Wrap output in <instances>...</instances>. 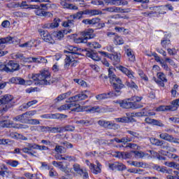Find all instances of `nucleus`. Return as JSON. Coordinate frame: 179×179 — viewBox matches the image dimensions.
<instances>
[{"mask_svg":"<svg viewBox=\"0 0 179 179\" xmlns=\"http://www.w3.org/2000/svg\"><path fill=\"white\" fill-rule=\"evenodd\" d=\"M80 51H82V49L73 45L69 46L68 50L64 51V54H70L66 55V57L64 59L65 69H69V66L73 68L78 65V60H76V58L80 55Z\"/></svg>","mask_w":179,"mask_h":179,"instance_id":"nucleus-1","label":"nucleus"},{"mask_svg":"<svg viewBox=\"0 0 179 179\" xmlns=\"http://www.w3.org/2000/svg\"><path fill=\"white\" fill-rule=\"evenodd\" d=\"M31 79L36 81L35 85L48 86L54 83L51 73L48 70H43L39 74H33Z\"/></svg>","mask_w":179,"mask_h":179,"instance_id":"nucleus-2","label":"nucleus"},{"mask_svg":"<svg viewBox=\"0 0 179 179\" xmlns=\"http://www.w3.org/2000/svg\"><path fill=\"white\" fill-rule=\"evenodd\" d=\"M108 76L113 88L115 90V92H113L115 97L116 96H120L121 89H124V87H125V85L122 83V80H121L120 78L117 77L111 70H108Z\"/></svg>","mask_w":179,"mask_h":179,"instance_id":"nucleus-3","label":"nucleus"},{"mask_svg":"<svg viewBox=\"0 0 179 179\" xmlns=\"http://www.w3.org/2000/svg\"><path fill=\"white\" fill-rule=\"evenodd\" d=\"M27 147H24L22 149L24 153H27V155H29V156H34L36 151L33 150V149L38 150H48V147L45 145H40L34 143H27Z\"/></svg>","mask_w":179,"mask_h":179,"instance_id":"nucleus-4","label":"nucleus"},{"mask_svg":"<svg viewBox=\"0 0 179 179\" xmlns=\"http://www.w3.org/2000/svg\"><path fill=\"white\" fill-rule=\"evenodd\" d=\"M13 96L12 95H4L3 98L0 99V106H3V110L8 111L10 107H12V103Z\"/></svg>","mask_w":179,"mask_h":179,"instance_id":"nucleus-5","label":"nucleus"},{"mask_svg":"<svg viewBox=\"0 0 179 179\" xmlns=\"http://www.w3.org/2000/svg\"><path fill=\"white\" fill-rule=\"evenodd\" d=\"M120 106V107H122V108H133L134 110L142 108V107H143V106L137 103L136 102H131L129 99L122 101Z\"/></svg>","mask_w":179,"mask_h":179,"instance_id":"nucleus-6","label":"nucleus"},{"mask_svg":"<svg viewBox=\"0 0 179 179\" xmlns=\"http://www.w3.org/2000/svg\"><path fill=\"white\" fill-rule=\"evenodd\" d=\"M79 107L80 106L79 104H76V103H66L57 108L58 111H65V110H71V111L79 112Z\"/></svg>","mask_w":179,"mask_h":179,"instance_id":"nucleus-7","label":"nucleus"},{"mask_svg":"<svg viewBox=\"0 0 179 179\" xmlns=\"http://www.w3.org/2000/svg\"><path fill=\"white\" fill-rule=\"evenodd\" d=\"M38 31L45 43H48V44H51L52 45L55 44V40L52 38V35L47 31H43V29H39Z\"/></svg>","mask_w":179,"mask_h":179,"instance_id":"nucleus-8","label":"nucleus"},{"mask_svg":"<svg viewBox=\"0 0 179 179\" xmlns=\"http://www.w3.org/2000/svg\"><path fill=\"white\" fill-rule=\"evenodd\" d=\"M157 77L159 80L155 77H153V80L162 87H164V83H167V78H166V74H164L163 72H159L157 73Z\"/></svg>","mask_w":179,"mask_h":179,"instance_id":"nucleus-9","label":"nucleus"},{"mask_svg":"<svg viewBox=\"0 0 179 179\" xmlns=\"http://www.w3.org/2000/svg\"><path fill=\"white\" fill-rule=\"evenodd\" d=\"M100 55L102 57H106V58H109L111 61L114 62V64H118L121 60V57L118 55H112L107 52L99 51L98 52Z\"/></svg>","mask_w":179,"mask_h":179,"instance_id":"nucleus-10","label":"nucleus"},{"mask_svg":"<svg viewBox=\"0 0 179 179\" xmlns=\"http://www.w3.org/2000/svg\"><path fill=\"white\" fill-rule=\"evenodd\" d=\"M160 139L166 141L167 142H171V143H178L179 144V138H174L172 135L169 134L168 133H159Z\"/></svg>","mask_w":179,"mask_h":179,"instance_id":"nucleus-11","label":"nucleus"},{"mask_svg":"<svg viewBox=\"0 0 179 179\" xmlns=\"http://www.w3.org/2000/svg\"><path fill=\"white\" fill-rule=\"evenodd\" d=\"M119 71L126 75L127 77L129 78V79H131V80H135L136 78H135V73L132 71L131 69H128L126 67H124L123 66H120L118 67Z\"/></svg>","mask_w":179,"mask_h":179,"instance_id":"nucleus-12","label":"nucleus"},{"mask_svg":"<svg viewBox=\"0 0 179 179\" xmlns=\"http://www.w3.org/2000/svg\"><path fill=\"white\" fill-rule=\"evenodd\" d=\"M19 64L10 60L7 64V72H15V71H19L20 68Z\"/></svg>","mask_w":179,"mask_h":179,"instance_id":"nucleus-13","label":"nucleus"},{"mask_svg":"<svg viewBox=\"0 0 179 179\" xmlns=\"http://www.w3.org/2000/svg\"><path fill=\"white\" fill-rule=\"evenodd\" d=\"M68 33H72V29H65L64 30L55 31L53 35L57 38L58 40H62L65 34H68Z\"/></svg>","mask_w":179,"mask_h":179,"instance_id":"nucleus-14","label":"nucleus"},{"mask_svg":"<svg viewBox=\"0 0 179 179\" xmlns=\"http://www.w3.org/2000/svg\"><path fill=\"white\" fill-rule=\"evenodd\" d=\"M96 100H104L106 99H110L111 97H115V94L114 93V91L109 92L108 93H103L101 94H98L96 96Z\"/></svg>","mask_w":179,"mask_h":179,"instance_id":"nucleus-15","label":"nucleus"},{"mask_svg":"<svg viewBox=\"0 0 179 179\" xmlns=\"http://www.w3.org/2000/svg\"><path fill=\"white\" fill-rule=\"evenodd\" d=\"M84 13L87 16H97L98 15H103V12L99 9H86L85 10Z\"/></svg>","mask_w":179,"mask_h":179,"instance_id":"nucleus-16","label":"nucleus"},{"mask_svg":"<svg viewBox=\"0 0 179 179\" xmlns=\"http://www.w3.org/2000/svg\"><path fill=\"white\" fill-rule=\"evenodd\" d=\"M96 165L93 164H90V170H92V173L94 174H99V173H101V164L99 161H96Z\"/></svg>","mask_w":179,"mask_h":179,"instance_id":"nucleus-17","label":"nucleus"},{"mask_svg":"<svg viewBox=\"0 0 179 179\" xmlns=\"http://www.w3.org/2000/svg\"><path fill=\"white\" fill-rule=\"evenodd\" d=\"M13 120L15 121H18L19 122H22V124H27V122L29 121V117L27 116V114L24 113L15 117Z\"/></svg>","mask_w":179,"mask_h":179,"instance_id":"nucleus-18","label":"nucleus"},{"mask_svg":"<svg viewBox=\"0 0 179 179\" xmlns=\"http://www.w3.org/2000/svg\"><path fill=\"white\" fill-rule=\"evenodd\" d=\"M9 82L15 85H26V80L20 77H13L9 80Z\"/></svg>","mask_w":179,"mask_h":179,"instance_id":"nucleus-19","label":"nucleus"},{"mask_svg":"<svg viewBox=\"0 0 179 179\" xmlns=\"http://www.w3.org/2000/svg\"><path fill=\"white\" fill-rule=\"evenodd\" d=\"M86 57L88 58H91L94 61H100L101 58L99 57V55L97 53L94 52L92 50H88L85 53Z\"/></svg>","mask_w":179,"mask_h":179,"instance_id":"nucleus-20","label":"nucleus"},{"mask_svg":"<svg viewBox=\"0 0 179 179\" xmlns=\"http://www.w3.org/2000/svg\"><path fill=\"white\" fill-rule=\"evenodd\" d=\"M82 110L88 113H99L100 111V107L99 106H83Z\"/></svg>","mask_w":179,"mask_h":179,"instance_id":"nucleus-21","label":"nucleus"},{"mask_svg":"<svg viewBox=\"0 0 179 179\" xmlns=\"http://www.w3.org/2000/svg\"><path fill=\"white\" fill-rule=\"evenodd\" d=\"M83 23H84V24H97L98 23H100V19L95 17V18H92V20L90 19H85L83 20Z\"/></svg>","mask_w":179,"mask_h":179,"instance_id":"nucleus-22","label":"nucleus"},{"mask_svg":"<svg viewBox=\"0 0 179 179\" xmlns=\"http://www.w3.org/2000/svg\"><path fill=\"white\" fill-rule=\"evenodd\" d=\"M127 134H129V135H130L131 136V138H130V139H142V136H141V134H139V133L136 132V131H134L131 130H127Z\"/></svg>","mask_w":179,"mask_h":179,"instance_id":"nucleus-23","label":"nucleus"},{"mask_svg":"<svg viewBox=\"0 0 179 179\" xmlns=\"http://www.w3.org/2000/svg\"><path fill=\"white\" fill-rule=\"evenodd\" d=\"M34 13L37 15V16H44V17L48 16V15H50L49 12L44 11V10H43V8L40 7V6H38V8H35Z\"/></svg>","mask_w":179,"mask_h":179,"instance_id":"nucleus-24","label":"nucleus"},{"mask_svg":"<svg viewBox=\"0 0 179 179\" xmlns=\"http://www.w3.org/2000/svg\"><path fill=\"white\" fill-rule=\"evenodd\" d=\"M34 45V41L30 40L24 43L19 44V47L21 48H27V50H30L31 47Z\"/></svg>","mask_w":179,"mask_h":179,"instance_id":"nucleus-25","label":"nucleus"},{"mask_svg":"<svg viewBox=\"0 0 179 179\" xmlns=\"http://www.w3.org/2000/svg\"><path fill=\"white\" fill-rule=\"evenodd\" d=\"M89 94H90V92L87 90L83 91L81 93L78 94V101L86 100V99L89 97Z\"/></svg>","mask_w":179,"mask_h":179,"instance_id":"nucleus-26","label":"nucleus"},{"mask_svg":"<svg viewBox=\"0 0 179 179\" xmlns=\"http://www.w3.org/2000/svg\"><path fill=\"white\" fill-rule=\"evenodd\" d=\"M125 52L129 58V60L131 62H134V61H135V55H134V51L132 50V49H126Z\"/></svg>","mask_w":179,"mask_h":179,"instance_id":"nucleus-27","label":"nucleus"},{"mask_svg":"<svg viewBox=\"0 0 179 179\" xmlns=\"http://www.w3.org/2000/svg\"><path fill=\"white\" fill-rule=\"evenodd\" d=\"M68 115L62 113L50 114V120H61L62 118H67Z\"/></svg>","mask_w":179,"mask_h":179,"instance_id":"nucleus-28","label":"nucleus"},{"mask_svg":"<svg viewBox=\"0 0 179 179\" xmlns=\"http://www.w3.org/2000/svg\"><path fill=\"white\" fill-rule=\"evenodd\" d=\"M1 170H5V171H0V176H1V177H5L6 174H7V177L8 176L12 175V171H8V167H6V166L5 165H3V166L1 167Z\"/></svg>","mask_w":179,"mask_h":179,"instance_id":"nucleus-29","label":"nucleus"},{"mask_svg":"<svg viewBox=\"0 0 179 179\" xmlns=\"http://www.w3.org/2000/svg\"><path fill=\"white\" fill-rule=\"evenodd\" d=\"M64 131V128L61 127H49V132L51 134H62Z\"/></svg>","mask_w":179,"mask_h":179,"instance_id":"nucleus-30","label":"nucleus"},{"mask_svg":"<svg viewBox=\"0 0 179 179\" xmlns=\"http://www.w3.org/2000/svg\"><path fill=\"white\" fill-rule=\"evenodd\" d=\"M150 143L155 146H163L164 145V141L155 138H150Z\"/></svg>","mask_w":179,"mask_h":179,"instance_id":"nucleus-31","label":"nucleus"},{"mask_svg":"<svg viewBox=\"0 0 179 179\" xmlns=\"http://www.w3.org/2000/svg\"><path fill=\"white\" fill-rule=\"evenodd\" d=\"M129 12V9L113 6V13H128Z\"/></svg>","mask_w":179,"mask_h":179,"instance_id":"nucleus-32","label":"nucleus"},{"mask_svg":"<svg viewBox=\"0 0 179 179\" xmlns=\"http://www.w3.org/2000/svg\"><path fill=\"white\" fill-rule=\"evenodd\" d=\"M111 122L107 121V120H99L98 124L100 125V127H103V128H108L109 129L110 128V124Z\"/></svg>","mask_w":179,"mask_h":179,"instance_id":"nucleus-33","label":"nucleus"},{"mask_svg":"<svg viewBox=\"0 0 179 179\" xmlns=\"http://www.w3.org/2000/svg\"><path fill=\"white\" fill-rule=\"evenodd\" d=\"M83 15H85V10L80 11L74 15H70L69 19H82Z\"/></svg>","mask_w":179,"mask_h":179,"instance_id":"nucleus-34","label":"nucleus"},{"mask_svg":"<svg viewBox=\"0 0 179 179\" xmlns=\"http://www.w3.org/2000/svg\"><path fill=\"white\" fill-rule=\"evenodd\" d=\"M76 124H80V125H85L86 127L92 125V122L91 120H80L76 122Z\"/></svg>","mask_w":179,"mask_h":179,"instance_id":"nucleus-35","label":"nucleus"},{"mask_svg":"<svg viewBox=\"0 0 179 179\" xmlns=\"http://www.w3.org/2000/svg\"><path fill=\"white\" fill-rule=\"evenodd\" d=\"M128 3V1H122V0H113L112 1V5H115V6H121V5L122 6H125Z\"/></svg>","mask_w":179,"mask_h":179,"instance_id":"nucleus-36","label":"nucleus"},{"mask_svg":"<svg viewBox=\"0 0 179 179\" xmlns=\"http://www.w3.org/2000/svg\"><path fill=\"white\" fill-rule=\"evenodd\" d=\"M13 38L7 36L6 38H0V45L2 44H8V43H12Z\"/></svg>","mask_w":179,"mask_h":179,"instance_id":"nucleus-37","label":"nucleus"},{"mask_svg":"<svg viewBox=\"0 0 179 179\" xmlns=\"http://www.w3.org/2000/svg\"><path fill=\"white\" fill-rule=\"evenodd\" d=\"M131 153H134L135 157H136L137 159H143V157H145V154H144L142 151L135 150L131 151Z\"/></svg>","mask_w":179,"mask_h":179,"instance_id":"nucleus-38","label":"nucleus"},{"mask_svg":"<svg viewBox=\"0 0 179 179\" xmlns=\"http://www.w3.org/2000/svg\"><path fill=\"white\" fill-rule=\"evenodd\" d=\"M83 37L84 40H85V43H87V40H90V38H93V37H94V35L91 34L89 31H86L83 34Z\"/></svg>","mask_w":179,"mask_h":179,"instance_id":"nucleus-39","label":"nucleus"},{"mask_svg":"<svg viewBox=\"0 0 179 179\" xmlns=\"http://www.w3.org/2000/svg\"><path fill=\"white\" fill-rule=\"evenodd\" d=\"M6 164L10 166V167H16L19 164V161L8 159L6 161Z\"/></svg>","mask_w":179,"mask_h":179,"instance_id":"nucleus-40","label":"nucleus"},{"mask_svg":"<svg viewBox=\"0 0 179 179\" xmlns=\"http://www.w3.org/2000/svg\"><path fill=\"white\" fill-rule=\"evenodd\" d=\"M143 117H152L153 115H156L155 112H150V110H148L146 109H143L142 111Z\"/></svg>","mask_w":179,"mask_h":179,"instance_id":"nucleus-41","label":"nucleus"},{"mask_svg":"<svg viewBox=\"0 0 179 179\" xmlns=\"http://www.w3.org/2000/svg\"><path fill=\"white\" fill-rule=\"evenodd\" d=\"M31 62H47V59H44L43 57H31Z\"/></svg>","mask_w":179,"mask_h":179,"instance_id":"nucleus-42","label":"nucleus"},{"mask_svg":"<svg viewBox=\"0 0 179 179\" xmlns=\"http://www.w3.org/2000/svg\"><path fill=\"white\" fill-rule=\"evenodd\" d=\"M171 174L172 175H169L167 176L166 178L167 179H179V172L177 171H173V173L171 172Z\"/></svg>","mask_w":179,"mask_h":179,"instance_id":"nucleus-43","label":"nucleus"},{"mask_svg":"<svg viewBox=\"0 0 179 179\" xmlns=\"http://www.w3.org/2000/svg\"><path fill=\"white\" fill-rule=\"evenodd\" d=\"M87 45L90 48H101V45L97 42H88Z\"/></svg>","mask_w":179,"mask_h":179,"instance_id":"nucleus-44","label":"nucleus"},{"mask_svg":"<svg viewBox=\"0 0 179 179\" xmlns=\"http://www.w3.org/2000/svg\"><path fill=\"white\" fill-rule=\"evenodd\" d=\"M171 44V43L169 39H163L161 41V45L163 48H167L168 47H170Z\"/></svg>","mask_w":179,"mask_h":179,"instance_id":"nucleus-45","label":"nucleus"},{"mask_svg":"<svg viewBox=\"0 0 179 179\" xmlns=\"http://www.w3.org/2000/svg\"><path fill=\"white\" fill-rule=\"evenodd\" d=\"M74 82L76 83H78V85L81 86V87H87V83L85 80H83L74 79Z\"/></svg>","mask_w":179,"mask_h":179,"instance_id":"nucleus-46","label":"nucleus"},{"mask_svg":"<svg viewBox=\"0 0 179 179\" xmlns=\"http://www.w3.org/2000/svg\"><path fill=\"white\" fill-rule=\"evenodd\" d=\"M114 43L116 44L117 45H121V44L124 43V39H122L121 36H116L114 38Z\"/></svg>","mask_w":179,"mask_h":179,"instance_id":"nucleus-47","label":"nucleus"},{"mask_svg":"<svg viewBox=\"0 0 179 179\" xmlns=\"http://www.w3.org/2000/svg\"><path fill=\"white\" fill-rule=\"evenodd\" d=\"M69 20L67 22H64L63 23L64 27H72L73 26V22H75V19H71Z\"/></svg>","mask_w":179,"mask_h":179,"instance_id":"nucleus-48","label":"nucleus"},{"mask_svg":"<svg viewBox=\"0 0 179 179\" xmlns=\"http://www.w3.org/2000/svg\"><path fill=\"white\" fill-rule=\"evenodd\" d=\"M7 8L9 9H15L16 8H19V3L18 2H10L6 4Z\"/></svg>","mask_w":179,"mask_h":179,"instance_id":"nucleus-49","label":"nucleus"},{"mask_svg":"<svg viewBox=\"0 0 179 179\" xmlns=\"http://www.w3.org/2000/svg\"><path fill=\"white\" fill-rule=\"evenodd\" d=\"M27 124H29L30 125H38V124H40V120L37 119L29 120L28 118V122H27Z\"/></svg>","mask_w":179,"mask_h":179,"instance_id":"nucleus-50","label":"nucleus"},{"mask_svg":"<svg viewBox=\"0 0 179 179\" xmlns=\"http://www.w3.org/2000/svg\"><path fill=\"white\" fill-rule=\"evenodd\" d=\"M78 174L80 177H83V179L89 178V173H87V171L86 170L83 169Z\"/></svg>","mask_w":179,"mask_h":179,"instance_id":"nucleus-51","label":"nucleus"},{"mask_svg":"<svg viewBox=\"0 0 179 179\" xmlns=\"http://www.w3.org/2000/svg\"><path fill=\"white\" fill-rule=\"evenodd\" d=\"M73 169L74 171H76V173H77V174L82 173V171L83 170V169H80V165H79V164H75L73 166Z\"/></svg>","mask_w":179,"mask_h":179,"instance_id":"nucleus-52","label":"nucleus"},{"mask_svg":"<svg viewBox=\"0 0 179 179\" xmlns=\"http://www.w3.org/2000/svg\"><path fill=\"white\" fill-rule=\"evenodd\" d=\"M64 160H67L68 162H77L76 157L71 155H66L64 157Z\"/></svg>","mask_w":179,"mask_h":179,"instance_id":"nucleus-53","label":"nucleus"},{"mask_svg":"<svg viewBox=\"0 0 179 179\" xmlns=\"http://www.w3.org/2000/svg\"><path fill=\"white\" fill-rule=\"evenodd\" d=\"M59 26V20L55 19L53 22L50 23V29H55Z\"/></svg>","mask_w":179,"mask_h":179,"instance_id":"nucleus-54","label":"nucleus"},{"mask_svg":"<svg viewBox=\"0 0 179 179\" xmlns=\"http://www.w3.org/2000/svg\"><path fill=\"white\" fill-rule=\"evenodd\" d=\"M103 50H107L108 52H115L113 44L108 45L106 47L103 48Z\"/></svg>","mask_w":179,"mask_h":179,"instance_id":"nucleus-55","label":"nucleus"},{"mask_svg":"<svg viewBox=\"0 0 179 179\" xmlns=\"http://www.w3.org/2000/svg\"><path fill=\"white\" fill-rule=\"evenodd\" d=\"M65 148L61 145H56L55 150L57 153H64Z\"/></svg>","mask_w":179,"mask_h":179,"instance_id":"nucleus-56","label":"nucleus"},{"mask_svg":"<svg viewBox=\"0 0 179 179\" xmlns=\"http://www.w3.org/2000/svg\"><path fill=\"white\" fill-rule=\"evenodd\" d=\"M165 61H166V62H169V64H170L171 65V66H173V68H177V64H176V62H174V60H173L169 57H166Z\"/></svg>","mask_w":179,"mask_h":179,"instance_id":"nucleus-57","label":"nucleus"},{"mask_svg":"<svg viewBox=\"0 0 179 179\" xmlns=\"http://www.w3.org/2000/svg\"><path fill=\"white\" fill-rule=\"evenodd\" d=\"M161 9L165 10H173L174 8L171 4H166V6H161Z\"/></svg>","mask_w":179,"mask_h":179,"instance_id":"nucleus-58","label":"nucleus"},{"mask_svg":"<svg viewBox=\"0 0 179 179\" xmlns=\"http://www.w3.org/2000/svg\"><path fill=\"white\" fill-rule=\"evenodd\" d=\"M131 165L134 166V167H143V162L133 161L131 162Z\"/></svg>","mask_w":179,"mask_h":179,"instance_id":"nucleus-59","label":"nucleus"},{"mask_svg":"<svg viewBox=\"0 0 179 179\" xmlns=\"http://www.w3.org/2000/svg\"><path fill=\"white\" fill-rule=\"evenodd\" d=\"M127 86L131 87V89H135V90H138V85L133 81L131 83H127Z\"/></svg>","mask_w":179,"mask_h":179,"instance_id":"nucleus-60","label":"nucleus"},{"mask_svg":"<svg viewBox=\"0 0 179 179\" xmlns=\"http://www.w3.org/2000/svg\"><path fill=\"white\" fill-rule=\"evenodd\" d=\"M19 3V8H22V9H27V6H29V4H27V1H22L21 3Z\"/></svg>","mask_w":179,"mask_h":179,"instance_id":"nucleus-61","label":"nucleus"},{"mask_svg":"<svg viewBox=\"0 0 179 179\" xmlns=\"http://www.w3.org/2000/svg\"><path fill=\"white\" fill-rule=\"evenodd\" d=\"M166 156L167 157H169V159H178V155H176V154H173L171 152H166Z\"/></svg>","mask_w":179,"mask_h":179,"instance_id":"nucleus-62","label":"nucleus"},{"mask_svg":"<svg viewBox=\"0 0 179 179\" xmlns=\"http://www.w3.org/2000/svg\"><path fill=\"white\" fill-rule=\"evenodd\" d=\"M159 171L161 173H166L167 174H171V169H167L165 166H161Z\"/></svg>","mask_w":179,"mask_h":179,"instance_id":"nucleus-63","label":"nucleus"},{"mask_svg":"<svg viewBox=\"0 0 179 179\" xmlns=\"http://www.w3.org/2000/svg\"><path fill=\"white\" fill-rule=\"evenodd\" d=\"M120 129V125L110 122V126H109V129Z\"/></svg>","mask_w":179,"mask_h":179,"instance_id":"nucleus-64","label":"nucleus"}]
</instances>
